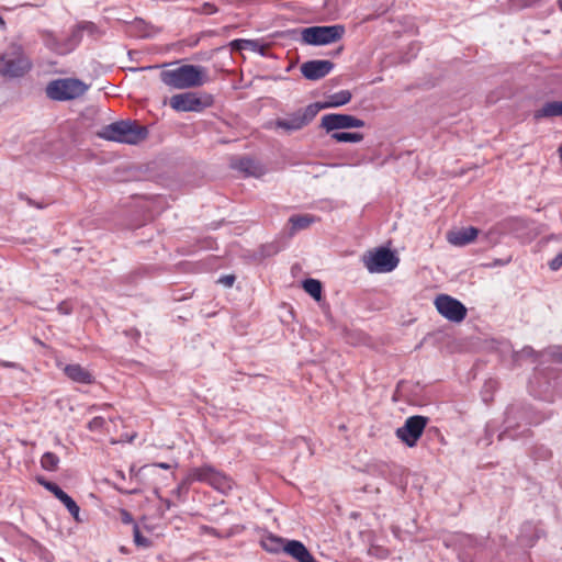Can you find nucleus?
<instances>
[{
    "mask_svg": "<svg viewBox=\"0 0 562 562\" xmlns=\"http://www.w3.org/2000/svg\"><path fill=\"white\" fill-rule=\"evenodd\" d=\"M160 80L173 89H190L201 87L207 81L205 68L195 65H182L176 69L160 72Z\"/></svg>",
    "mask_w": 562,
    "mask_h": 562,
    "instance_id": "nucleus-1",
    "label": "nucleus"
},
{
    "mask_svg": "<svg viewBox=\"0 0 562 562\" xmlns=\"http://www.w3.org/2000/svg\"><path fill=\"white\" fill-rule=\"evenodd\" d=\"M99 136L106 140L136 145L148 136L146 126L131 121H119L105 125Z\"/></svg>",
    "mask_w": 562,
    "mask_h": 562,
    "instance_id": "nucleus-2",
    "label": "nucleus"
},
{
    "mask_svg": "<svg viewBox=\"0 0 562 562\" xmlns=\"http://www.w3.org/2000/svg\"><path fill=\"white\" fill-rule=\"evenodd\" d=\"M186 481L188 483H205L222 494L231 492L234 485V481L231 476L215 469L211 464H204L202 467L191 469Z\"/></svg>",
    "mask_w": 562,
    "mask_h": 562,
    "instance_id": "nucleus-3",
    "label": "nucleus"
},
{
    "mask_svg": "<svg viewBox=\"0 0 562 562\" xmlns=\"http://www.w3.org/2000/svg\"><path fill=\"white\" fill-rule=\"evenodd\" d=\"M89 86L76 78H61L50 81L46 86V95L54 101H67L83 95Z\"/></svg>",
    "mask_w": 562,
    "mask_h": 562,
    "instance_id": "nucleus-4",
    "label": "nucleus"
},
{
    "mask_svg": "<svg viewBox=\"0 0 562 562\" xmlns=\"http://www.w3.org/2000/svg\"><path fill=\"white\" fill-rule=\"evenodd\" d=\"M213 103V95L206 92H183L169 99V105L177 112H202Z\"/></svg>",
    "mask_w": 562,
    "mask_h": 562,
    "instance_id": "nucleus-5",
    "label": "nucleus"
},
{
    "mask_svg": "<svg viewBox=\"0 0 562 562\" xmlns=\"http://www.w3.org/2000/svg\"><path fill=\"white\" fill-rule=\"evenodd\" d=\"M319 111L321 106L311 103L305 108L286 114L284 117L277 119L273 125L276 128L283 130L286 133H293L307 126Z\"/></svg>",
    "mask_w": 562,
    "mask_h": 562,
    "instance_id": "nucleus-6",
    "label": "nucleus"
},
{
    "mask_svg": "<svg viewBox=\"0 0 562 562\" xmlns=\"http://www.w3.org/2000/svg\"><path fill=\"white\" fill-rule=\"evenodd\" d=\"M398 261L394 252L384 247L368 251L362 257L364 267L371 273L391 272L397 267Z\"/></svg>",
    "mask_w": 562,
    "mask_h": 562,
    "instance_id": "nucleus-7",
    "label": "nucleus"
},
{
    "mask_svg": "<svg viewBox=\"0 0 562 562\" xmlns=\"http://www.w3.org/2000/svg\"><path fill=\"white\" fill-rule=\"evenodd\" d=\"M345 34L342 25L310 26L302 30V41L308 45H327L339 41Z\"/></svg>",
    "mask_w": 562,
    "mask_h": 562,
    "instance_id": "nucleus-8",
    "label": "nucleus"
},
{
    "mask_svg": "<svg viewBox=\"0 0 562 562\" xmlns=\"http://www.w3.org/2000/svg\"><path fill=\"white\" fill-rule=\"evenodd\" d=\"M438 313L452 323H461L468 314L467 307L448 294H439L434 302Z\"/></svg>",
    "mask_w": 562,
    "mask_h": 562,
    "instance_id": "nucleus-9",
    "label": "nucleus"
},
{
    "mask_svg": "<svg viewBox=\"0 0 562 562\" xmlns=\"http://www.w3.org/2000/svg\"><path fill=\"white\" fill-rule=\"evenodd\" d=\"M32 68L31 60L18 47L12 55H4L0 58V74L9 77H21Z\"/></svg>",
    "mask_w": 562,
    "mask_h": 562,
    "instance_id": "nucleus-10",
    "label": "nucleus"
},
{
    "mask_svg": "<svg viewBox=\"0 0 562 562\" xmlns=\"http://www.w3.org/2000/svg\"><path fill=\"white\" fill-rule=\"evenodd\" d=\"M428 418L419 415L408 417L404 425L396 429V436L408 447H415L422 437Z\"/></svg>",
    "mask_w": 562,
    "mask_h": 562,
    "instance_id": "nucleus-11",
    "label": "nucleus"
},
{
    "mask_svg": "<svg viewBox=\"0 0 562 562\" xmlns=\"http://www.w3.org/2000/svg\"><path fill=\"white\" fill-rule=\"evenodd\" d=\"M364 121L349 114L330 113L322 116L321 126L327 132L345 128H361Z\"/></svg>",
    "mask_w": 562,
    "mask_h": 562,
    "instance_id": "nucleus-12",
    "label": "nucleus"
},
{
    "mask_svg": "<svg viewBox=\"0 0 562 562\" xmlns=\"http://www.w3.org/2000/svg\"><path fill=\"white\" fill-rule=\"evenodd\" d=\"M334 69L330 60H310L301 66L302 75L308 80H319L326 77Z\"/></svg>",
    "mask_w": 562,
    "mask_h": 562,
    "instance_id": "nucleus-13",
    "label": "nucleus"
},
{
    "mask_svg": "<svg viewBox=\"0 0 562 562\" xmlns=\"http://www.w3.org/2000/svg\"><path fill=\"white\" fill-rule=\"evenodd\" d=\"M41 484L64 504L76 521H81L79 518V506L66 492H64L56 483L49 481H41Z\"/></svg>",
    "mask_w": 562,
    "mask_h": 562,
    "instance_id": "nucleus-14",
    "label": "nucleus"
},
{
    "mask_svg": "<svg viewBox=\"0 0 562 562\" xmlns=\"http://www.w3.org/2000/svg\"><path fill=\"white\" fill-rule=\"evenodd\" d=\"M284 553L290 555L296 562H318L308 551L305 544L299 540L286 541Z\"/></svg>",
    "mask_w": 562,
    "mask_h": 562,
    "instance_id": "nucleus-15",
    "label": "nucleus"
},
{
    "mask_svg": "<svg viewBox=\"0 0 562 562\" xmlns=\"http://www.w3.org/2000/svg\"><path fill=\"white\" fill-rule=\"evenodd\" d=\"M479 229L470 226L447 233V240L453 246H465L476 239Z\"/></svg>",
    "mask_w": 562,
    "mask_h": 562,
    "instance_id": "nucleus-16",
    "label": "nucleus"
},
{
    "mask_svg": "<svg viewBox=\"0 0 562 562\" xmlns=\"http://www.w3.org/2000/svg\"><path fill=\"white\" fill-rule=\"evenodd\" d=\"M65 375L76 383L92 384L94 383V376L92 373L78 363L67 364L64 368Z\"/></svg>",
    "mask_w": 562,
    "mask_h": 562,
    "instance_id": "nucleus-17",
    "label": "nucleus"
},
{
    "mask_svg": "<svg viewBox=\"0 0 562 562\" xmlns=\"http://www.w3.org/2000/svg\"><path fill=\"white\" fill-rule=\"evenodd\" d=\"M233 168L239 170L245 176L259 178L265 173V168L257 160L243 157L232 164Z\"/></svg>",
    "mask_w": 562,
    "mask_h": 562,
    "instance_id": "nucleus-18",
    "label": "nucleus"
},
{
    "mask_svg": "<svg viewBox=\"0 0 562 562\" xmlns=\"http://www.w3.org/2000/svg\"><path fill=\"white\" fill-rule=\"evenodd\" d=\"M351 98H352V94L349 90H340L338 92H335V93L328 95L324 102H315L314 104H317L318 106H321V110L338 108V106H342V105L349 103Z\"/></svg>",
    "mask_w": 562,
    "mask_h": 562,
    "instance_id": "nucleus-19",
    "label": "nucleus"
},
{
    "mask_svg": "<svg viewBox=\"0 0 562 562\" xmlns=\"http://www.w3.org/2000/svg\"><path fill=\"white\" fill-rule=\"evenodd\" d=\"M92 26H93L92 23H83V24H78L71 29L68 37L66 40H64V43H65L64 48L67 49V54L72 52L79 45V43L81 42V38H82V31L86 29H90Z\"/></svg>",
    "mask_w": 562,
    "mask_h": 562,
    "instance_id": "nucleus-20",
    "label": "nucleus"
},
{
    "mask_svg": "<svg viewBox=\"0 0 562 562\" xmlns=\"http://www.w3.org/2000/svg\"><path fill=\"white\" fill-rule=\"evenodd\" d=\"M288 540L281 538V537H277V536H273V535H268L266 537H263L260 541L261 543V547L267 551V552H270V553H279L281 551L284 552V548H285V542Z\"/></svg>",
    "mask_w": 562,
    "mask_h": 562,
    "instance_id": "nucleus-21",
    "label": "nucleus"
},
{
    "mask_svg": "<svg viewBox=\"0 0 562 562\" xmlns=\"http://www.w3.org/2000/svg\"><path fill=\"white\" fill-rule=\"evenodd\" d=\"M316 222V217L311 214L293 215L289 218L291 224V235L299 231L308 228L313 223Z\"/></svg>",
    "mask_w": 562,
    "mask_h": 562,
    "instance_id": "nucleus-22",
    "label": "nucleus"
},
{
    "mask_svg": "<svg viewBox=\"0 0 562 562\" xmlns=\"http://www.w3.org/2000/svg\"><path fill=\"white\" fill-rule=\"evenodd\" d=\"M42 38L47 48L58 55H66L67 49L64 48L65 43L57 38V36L50 31L42 32Z\"/></svg>",
    "mask_w": 562,
    "mask_h": 562,
    "instance_id": "nucleus-23",
    "label": "nucleus"
},
{
    "mask_svg": "<svg viewBox=\"0 0 562 562\" xmlns=\"http://www.w3.org/2000/svg\"><path fill=\"white\" fill-rule=\"evenodd\" d=\"M562 115V101H552L546 103L541 109L535 112L536 119L552 117Z\"/></svg>",
    "mask_w": 562,
    "mask_h": 562,
    "instance_id": "nucleus-24",
    "label": "nucleus"
},
{
    "mask_svg": "<svg viewBox=\"0 0 562 562\" xmlns=\"http://www.w3.org/2000/svg\"><path fill=\"white\" fill-rule=\"evenodd\" d=\"M330 138L338 143H359L363 139V134L350 132H334L331 133Z\"/></svg>",
    "mask_w": 562,
    "mask_h": 562,
    "instance_id": "nucleus-25",
    "label": "nucleus"
},
{
    "mask_svg": "<svg viewBox=\"0 0 562 562\" xmlns=\"http://www.w3.org/2000/svg\"><path fill=\"white\" fill-rule=\"evenodd\" d=\"M303 289L312 297L319 301L322 296V283L316 279H307L303 282Z\"/></svg>",
    "mask_w": 562,
    "mask_h": 562,
    "instance_id": "nucleus-26",
    "label": "nucleus"
},
{
    "mask_svg": "<svg viewBox=\"0 0 562 562\" xmlns=\"http://www.w3.org/2000/svg\"><path fill=\"white\" fill-rule=\"evenodd\" d=\"M59 458L53 452H45L41 458V465L46 471H56Z\"/></svg>",
    "mask_w": 562,
    "mask_h": 562,
    "instance_id": "nucleus-27",
    "label": "nucleus"
},
{
    "mask_svg": "<svg viewBox=\"0 0 562 562\" xmlns=\"http://www.w3.org/2000/svg\"><path fill=\"white\" fill-rule=\"evenodd\" d=\"M133 533L134 542L137 547L148 548L151 546L150 540L142 535L139 527L136 524L134 525Z\"/></svg>",
    "mask_w": 562,
    "mask_h": 562,
    "instance_id": "nucleus-28",
    "label": "nucleus"
},
{
    "mask_svg": "<svg viewBox=\"0 0 562 562\" xmlns=\"http://www.w3.org/2000/svg\"><path fill=\"white\" fill-rule=\"evenodd\" d=\"M105 426V419L101 416H97L94 418H92L87 427L90 431H99L101 429H103V427Z\"/></svg>",
    "mask_w": 562,
    "mask_h": 562,
    "instance_id": "nucleus-29",
    "label": "nucleus"
},
{
    "mask_svg": "<svg viewBox=\"0 0 562 562\" xmlns=\"http://www.w3.org/2000/svg\"><path fill=\"white\" fill-rule=\"evenodd\" d=\"M551 270L557 271L562 267V252L558 254L550 262Z\"/></svg>",
    "mask_w": 562,
    "mask_h": 562,
    "instance_id": "nucleus-30",
    "label": "nucleus"
},
{
    "mask_svg": "<svg viewBox=\"0 0 562 562\" xmlns=\"http://www.w3.org/2000/svg\"><path fill=\"white\" fill-rule=\"evenodd\" d=\"M215 12H217V8L213 3H210V2H205L201 8V13H204L207 15L214 14Z\"/></svg>",
    "mask_w": 562,
    "mask_h": 562,
    "instance_id": "nucleus-31",
    "label": "nucleus"
},
{
    "mask_svg": "<svg viewBox=\"0 0 562 562\" xmlns=\"http://www.w3.org/2000/svg\"><path fill=\"white\" fill-rule=\"evenodd\" d=\"M218 282L223 283L227 288H231L235 282V276H233V274L224 276L218 280Z\"/></svg>",
    "mask_w": 562,
    "mask_h": 562,
    "instance_id": "nucleus-32",
    "label": "nucleus"
},
{
    "mask_svg": "<svg viewBox=\"0 0 562 562\" xmlns=\"http://www.w3.org/2000/svg\"><path fill=\"white\" fill-rule=\"evenodd\" d=\"M121 515H122V521L124 524H132L133 522V517H132V515L127 510H122Z\"/></svg>",
    "mask_w": 562,
    "mask_h": 562,
    "instance_id": "nucleus-33",
    "label": "nucleus"
},
{
    "mask_svg": "<svg viewBox=\"0 0 562 562\" xmlns=\"http://www.w3.org/2000/svg\"><path fill=\"white\" fill-rule=\"evenodd\" d=\"M110 407H112V405H111V404H109V403H104V404H102V405H95V404H94V405H91V406L88 408V411L91 413V412H94L95 409H99V408H100V409H105V408H110Z\"/></svg>",
    "mask_w": 562,
    "mask_h": 562,
    "instance_id": "nucleus-34",
    "label": "nucleus"
},
{
    "mask_svg": "<svg viewBox=\"0 0 562 562\" xmlns=\"http://www.w3.org/2000/svg\"><path fill=\"white\" fill-rule=\"evenodd\" d=\"M244 43H247V41H243V40H235V41H233V42H232V46H233V47H236V48H238V49H240V48H241V45H243Z\"/></svg>",
    "mask_w": 562,
    "mask_h": 562,
    "instance_id": "nucleus-35",
    "label": "nucleus"
},
{
    "mask_svg": "<svg viewBox=\"0 0 562 562\" xmlns=\"http://www.w3.org/2000/svg\"><path fill=\"white\" fill-rule=\"evenodd\" d=\"M155 465L160 468V469H164V470H169L170 469V464L165 463V462H159V463H156Z\"/></svg>",
    "mask_w": 562,
    "mask_h": 562,
    "instance_id": "nucleus-36",
    "label": "nucleus"
},
{
    "mask_svg": "<svg viewBox=\"0 0 562 562\" xmlns=\"http://www.w3.org/2000/svg\"><path fill=\"white\" fill-rule=\"evenodd\" d=\"M58 310H59L60 312L65 313V314H67V313H68V310H66V307H65V303H61V304L58 306Z\"/></svg>",
    "mask_w": 562,
    "mask_h": 562,
    "instance_id": "nucleus-37",
    "label": "nucleus"
},
{
    "mask_svg": "<svg viewBox=\"0 0 562 562\" xmlns=\"http://www.w3.org/2000/svg\"><path fill=\"white\" fill-rule=\"evenodd\" d=\"M559 155H560V159L562 161V146H560V148H559Z\"/></svg>",
    "mask_w": 562,
    "mask_h": 562,
    "instance_id": "nucleus-38",
    "label": "nucleus"
},
{
    "mask_svg": "<svg viewBox=\"0 0 562 562\" xmlns=\"http://www.w3.org/2000/svg\"><path fill=\"white\" fill-rule=\"evenodd\" d=\"M0 23H1V24H3V23H4V22H3V20H2L1 18H0Z\"/></svg>",
    "mask_w": 562,
    "mask_h": 562,
    "instance_id": "nucleus-39",
    "label": "nucleus"
}]
</instances>
